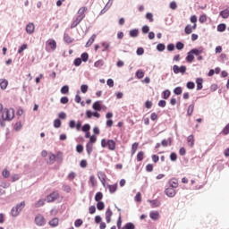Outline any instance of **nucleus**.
Returning <instances> with one entry per match:
<instances>
[{"instance_id":"47","label":"nucleus","mask_w":229,"mask_h":229,"mask_svg":"<svg viewBox=\"0 0 229 229\" xmlns=\"http://www.w3.org/2000/svg\"><path fill=\"white\" fill-rule=\"evenodd\" d=\"M54 126L55 128H60V126H62V121H60V119H55L54 121Z\"/></svg>"},{"instance_id":"44","label":"nucleus","mask_w":229,"mask_h":229,"mask_svg":"<svg viewBox=\"0 0 229 229\" xmlns=\"http://www.w3.org/2000/svg\"><path fill=\"white\" fill-rule=\"evenodd\" d=\"M124 229H135V225L131 222L127 223L124 226Z\"/></svg>"},{"instance_id":"25","label":"nucleus","mask_w":229,"mask_h":229,"mask_svg":"<svg viewBox=\"0 0 229 229\" xmlns=\"http://www.w3.org/2000/svg\"><path fill=\"white\" fill-rule=\"evenodd\" d=\"M130 37H131L132 38L139 37V29L130 30Z\"/></svg>"},{"instance_id":"31","label":"nucleus","mask_w":229,"mask_h":229,"mask_svg":"<svg viewBox=\"0 0 229 229\" xmlns=\"http://www.w3.org/2000/svg\"><path fill=\"white\" fill-rule=\"evenodd\" d=\"M89 182H90L92 187H96L98 185V181L96 180V176H94V175H91L89 177Z\"/></svg>"},{"instance_id":"3","label":"nucleus","mask_w":229,"mask_h":229,"mask_svg":"<svg viewBox=\"0 0 229 229\" xmlns=\"http://www.w3.org/2000/svg\"><path fill=\"white\" fill-rule=\"evenodd\" d=\"M101 146H102V148L107 147L110 151H115L116 143L114 140H106L103 139V140H101Z\"/></svg>"},{"instance_id":"6","label":"nucleus","mask_w":229,"mask_h":229,"mask_svg":"<svg viewBox=\"0 0 229 229\" xmlns=\"http://www.w3.org/2000/svg\"><path fill=\"white\" fill-rule=\"evenodd\" d=\"M46 49H47V51L48 49H51L52 51H55V49H56V41L55 39H48L46 42Z\"/></svg>"},{"instance_id":"23","label":"nucleus","mask_w":229,"mask_h":229,"mask_svg":"<svg viewBox=\"0 0 229 229\" xmlns=\"http://www.w3.org/2000/svg\"><path fill=\"white\" fill-rule=\"evenodd\" d=\"M196 83H197V90H201V89H203V79L198 78L196 80Z\"/></svg>"},{"instance_id":"11","label":"nucleus","mask_w":229,"mask_h":229,"mask_svg":"<svg viewBox=\"0 0 229 229\" xmlns=\"http://www.w3.org/2000/svg\"><path fill=\"white\" fill-rule=\"evenodd\" d=\"M93 110H96V112H101L103 110V106L101 105V101H96L93 103L92 106Z\"/></svg>"},{"instance_id":"41","label":"nucleus","mask_w":229,"mask_h":229,"mask_svg":"<svg viewBox=\"0 0 229 229\" xmlns=\"http://www.w3.org/2000/svg\"><path fill=\"white\" fill-rule=\"evenodd\" d=\"M137 160L138 162H142V160H144V152L140 151L138 153Z\"/></svg>"},{"instance_id":"39","label":"nucleus","mask_w":229,"mask_h":229,"mask_svg":"<svg viewBox=\"0 0 229 229\" xmlns=\"http://www.w3.org/2000/svg\"><path fill=\"white\" fill-rule=\"evenodd\" d=\"M93 146L90 143H88L86 146V151L88 155H90L92 153Z\"/></svg>"},{"instance_id":"14","label":"nucleus","mask_w":229,"mask_h":229,"mask_svg":"<svg viewBox=\"0 0 229 229\" xmlns=\"http://www.w3.org/2000/svg\"><path fill=\"white\" fill-rule=\"evenodd\" d=\"M112 216H114V213L112 212V209H110V208H108L106 211V223H110V221H112Z\"/></svg>"},{"instance_id":"64","label":"nucleus","mask_w":229,"mask_h":229,"mask_svg":"<svg viewBox=\"0 0 229 229\" xmlns=\"http://www.w3.org/2000/svg\"><path fill=\"white\" fill-rule=\"evenodd\" d=\"M89 214H96V206H90L89 208Z\"/></svg>"},{"instance_id":"5","label":"nucleus","mask_w":229,"mask_h":229,"mask_svg":"<svg viewBox=\"0 0 229 229\" xmlns=\"http://www.w3.org/2000/svg\"><path fill=\"white\" fill-rule=\"evenodd\" d=\"M58 198H60V194L58 193V191H54L47 196V203H53V201H56Z\"/></svg>"},{"instance_id":"8","label":"nucleus","mask_w":229,"mask_h":229,"mask_svg":"<svg viewBox=\"0 0 229 229\" xmlns=\"http://www.w3.org/2000/svg\"><path fill=\"white\" fill-rule=\"evenodd\" d=\"M35 223L38 226H44V225H46V218H44L42 215H38L35 217Z\"/></svg>"},{"instance_id":"45","label":"nucleus","mask_w":229,"mask_h":229,"mask_svg":"<svg viewBox=\"0 0 229 229\" xmlns=\"http://www.w3.org/2000/svg\"><path fill=\"white\" fill-rule=\"evenodd\" d=\"M2 176H4V178H10V171H8V169H4L2 172Z\"/></svg>"},{"instance_id":"59","label":"nucleus","mask_w":229,"mask_h":229,"mask_svg":"<svg viewBox=\"0 0 229 229\" xmlns=\"http://www.w3.org/2000/svg\"><path fill=\"white\" fill-rule=\"evenodd\" d=\"M25 49H28V45L26 44H23L18 50V53L21 54L22 53L23 51H25Z\"/></svg>"},{"instance_id":"20","label":"nucleus","mask_w":229,"mask_h":229,"mask_svg":"<svg viewBox=\"0 0 229 229\" xmlns=\"http://www.w3.org/2000/svg\"><path fill=\"white\" fill-rule=\"evenodd\" d=\"M59 223H60V220L56 217L49 221V225L50 226H52V228L58 226Z\"/></svg>"},{"instance_id":"28","label":"nucleus","mask_w":229,"mask_h":229,"mask_svg":"<svg viewBox=\"0 0 229 229\" xmlns=\"http://www.w3.org/2000/svg\"><path fill=\"white\" fill-rule=\"evenodd\" d=\"M103 199V193L101 191H98L95 195V201L99 202Z\"/></svg>"},{"instance_id":"37","label":"nucleus","mask_w":229,"mask_h":229,"mask_svg":"<svg viewBox=\"0 0 229 229\" xmlns=\"http://www.w3.org/2000/svg\"><path fill=\"white\" fill-rule=\"evenodd\" d=\"M226 25L225 23H221L217 26V31L223 32L225 31Z\"/></svg>"},{"instance_id":"15","label":"nucleus","mask_w":229,"mask_h":229,"mask_svg":"<svg viewBox=\"0 0 229 229\" xmlns=\"http://www.w3.org/2000/svg\"><path fill=\"white\" fill-rule=\"evenodd\" d=\"M98 177L101 183L105 186V183H106V174H105L103 172H98Z\"/></svg>"},{"instance_id":"36","label":"nucleus","mask_w":229,"mask_h":229,"mask_svg":"<svg viewBox=\"0 0 229 229\" xmlns=\"http://www.w3.org/2000/svg\"><path fill=\"white\" fill-rule=\"evenodd\" d=\"M103 65H105V62H103V60L96 61L94 64V66L98 68L103 67Z\"/></svg>"},{"instance_id":"19","label":"nucleus","mask_w":229,"mask_h":229,"mask_svg":"<svg viewBox=\"0 0 229 229\" xmlns=\"http://www.w3.org/2000/svg\"><path fill=\"white\" fill-rule=\"evenodd\" d=\"M8 87V81L5 79L0 80V88L2 90H6V88Z\"/></svg>"},{"instance_id":"13","label":"nucleus","mask_w":229,"mask_h":229,"mask_svg":"<svg viewBox=\"0 0 229 229\" xmlns=\"http://www.w3.org/2000/svg\"><path fill=\"white\" fill-rule=\"evenodd\" d=\"M149 216L153 221H158L160 219V213L158 211H151Z\"/></svg>"},{"instance_id":"40","label":"nucleus","mask_w":229,"mask_h":229,"mask_svg":"<svg viewBox=\"0 0 229 229\" xmlns=\"http://www.w3.org/2000/svg\"><path fill=\"white\" fill-rule=\"evenodd\" d=\"M169 96H171V91L166 89L163 92V99H169Z\"/></svg>"},{"instance_id":"54","label":"nucleus","mask_w":229,"mask_h":229,"mask_svg":"<svg viewBox=\"0 0 229 229\" xmlns=\"http://www.w3.org/2000/svg\"><path fill=\"white\" fill-rule=\"evenodd\" d=\"M175 47H176V49H178L179 51H182V49H183V47H184V45H183V43H182V42H177Z\"/></svg>"},{"instance_id":"52","label":"nucleus","mask_w":229,"mask_h":229,"mask_svg":"<svg viewBox=\"0 0 229 229\" xmlns=\"http://www.w3.org/2000/svg\"><path fill=\"white\" fill-rule=\"evenodd\" d=\"M82 131H85V132L90 131V124H89V123L84 124L82 126Z\"/></svg>"},{"instance_id":"62","label":"nucleus","mask_w":229,"mask_h":229,"mask_svg":"<svg viewBox=\"0 0 229 229\" xmlns=\"http://www.w3.org/2000/svg\"><path fill=\"white\" fill-rule=\"evenodd\" d=\"M76 178V173L72 172L68 174V180H74Z\"/></svg>"},{"instance_id":"29","label":"nucleus","mask_w":229,"mask_h":229,"mask_svg":"<svg viewBox=\"0 0 229 229\" xmlns=\"http://www.w3.org/2000/svg\"><path fill=\"white\" fill-rule=\"evenodd\" d=\"M64 40L66 44H72V38L69 34H64Z\"/></svg>"},{"instance_id":"63","label":"nucleus","mask_w":229,"mask_h":229,"mask_svg":"<svg viewBox=\"0 0 229 229\" xmlns=\"http://www.w3.org/2000/svg\"><path fill=\"white\" fill-rule=\"evenodd\" d=\"M76 151L77 153H83V145H77Z\"/></svg>"},{"instance_id":"24","label":"nucleus","mask_w":229,"mask_h":229,"mask_svg":"<svg viewBox=\"0 0 229 229\" xmlns=\"http://www.w3.org/2000/svg\"><path fill=\"white\" fill-rule=\"evenodd\" d=\"M107 189L109 190L111 194H114V192H115L117 191V183L112 184V185L111 184L107 185Z\"/></svg>"},{"instance_id":"51","label":"nucleus","mask_w":229,"mask_h":229,"mask_svg":"<svg viewBox=\"0 0 229 229\" xmlns=\"http://www.w3.org/2000/svg\"><path fill=\"white\" fill-rule=\"evenodd\" d=\"M22 128V123L21 122H17L14 125V130L16 131H19V130H21Z\"/></svg>"},{"instance_id":"55","label":"nucleus","mask_w":229,"mask_h":229,"mask_svg":"<svg viewBox=\"0 0 229 229\" xmlns=\"http://www.w3.org/2000/svg\"><path fill=\"white\" fill-rule=\"evenodd\" d=\"M135 201H138L140 203L142 201V195H140V192H138L135 196Z\"/></svg>"},{"instance_id":"61","label":"nucleus","mask_w":229,"mask_h":229,"mask_svg":"<svg viewBox=\"0 0 229 229\" xmlns=\"http://www.w3.org/2000/svg\"><path fill=\"white\" fill-rule=\"evenodd\" d=\"M81 59H82V62H87L89 60V54L83 53L81 55Z\"/></svg>"},{"instance_id":"18","label":"nucleus","mask_w":229,"mask_h":229,"mask_svg":"<svg viewBox=\"0 0 229 229\" xmlns=\"http://www.w3.org/2000/svg\"><path fill=\"white\" fill-rule=\"evenodd\" d=\"M169 185L173 189H176L178 187V179L173 178L169 181Z\"/></svg>"},{"instance_id":"32","label":"nucleus","mask_w":229,"mask_h":229,"mask_svg":"<svg viewBox=\"0 0 229 229\" xmlns=\"http://www.w3.org/2000/svg\"><path fill=\"white\" fill-rule=\"evenodd\" d=\"M136 77L139 79V80H142V78H144V72L142 70H138L136 72Z\"/></svg>"},{"instance_id":"48","label":"nucleus","mask_w":229,"mask_h":229,"mask_svg":"<svg viewBox=\"0 0 229 229\" xmlns=\"http://www.w3.org/2000/svg\"><path fill=\"white\" fill-rule=\"evenodd\" d=\"M62 94H69V86L65 85L61 89Z\"/></svg>"},{"instance_id":"53","label":"nucleus","mask_w":229,"mask_h":229,"mask_svg":"<svg viewBox=\"0 0 229 229\" xmlns=\"http://www.w3.org/2000/svg\"><path fill=\"white\" fill-rule=\"evenodd\" d=\"M76 228H80V226H81V225H83V220L81 219H77L74 223Z\"/></svg>"},{"instance_id":"30","label":"nucleus","mask_w":229,"mask_h":229,"mask_svg":"<svg viewBox=\"0 0 229 229\" xmlns=\"http://www.w3.org/2000/svg\"><path fill=\"white\" fill-rule=\"evenodd\" d=\"M137 149H139V143L135 142L131 146V155H135V153H137Z\"/></svg>"},{"instance_id":"12","label":"nucleus","mask_w":229,"mask_h":229,"mask_svg":"<svg viewBox=\"0 0 229 229\" xmlns=\"http://www.w3.org/2000/svg\"><path fill=\"white\" fill-rule=\"evenodd\" d=\"M26 31L29 35H32V33H35V24L33 23H29L27 26H26Z\"/></svg>"},{"instance_id":"21","label":"nucleus","mask_w":229,"mask_h":229,"mask_svg":"<svg viewBox=\"0 0 229 229\" xmlns=\"http://www.w3.org/2000/svg\"><path fill=\"white\" fill-rule=\"evenodd\" d=\"M96 34H93L89 39L88 40V42L86 43V47H90V46H92V44H94V41L96 40Z\"/></svg>"},{"instance_id":"56","label":"nucleus","mask_w":229,"mask_h":229,"mask_svg":"<svg viewBox=\"0 0 229 229\" xmlns=\"http://www.w3.org/2000/svg\"><path fill=\"white\" fill-rule=\"evenodd\" d=\"M146 19H148V21H149V22H153V13H148L146 14Z\"/></svg>"},{"instance_id":"58","label":"nucleus","mask_w":229,"mask_h":229,"mask_svg":"<svg viewBox=\"0 0 229 229\" xmlns=\"http://www.w3.org/2000/svg\"><path fill=\"white\" fill-rule=\"evenodd\" d=\"M60 101L63 105H67V103H69V98L67 97H63Z\"/></svg>"},{"instance_id":"49","label":"nucleus","mask_w":229,"mask_h":229,"mask_svg":"<svg viewBox=\"0 0 229 229\" xmlns=\"http://www.w3.org/2000/svg\"><path fill=\"white\" fill-rule=\"evenodd\" d=\"M206 21H207V14H202L199 16V21L200 22V24L205 23Z\"/></svg>"},{"instance_id":"4","label":"nucleus","mask_w":229,"mask_h":229,"mask_svg":"<svg viewBox=\"0 0 229 229\" xmlns=\"http://www.w3.org/2000/svg\"><path fill=\"white\" fill-rule=\"evenodd\" d=\"M85 12H87V7H81L77 13V17L74 20L75 21H77L79 24L80 22H81V21L83 20V18L85 17Z\"/></svg>"},{"instance_id":"46","label":"nucleus","mask_w":229,"mask_h":229,"mask_svg":"<svg viewBox=\"0 0 229 229\" xmlns=\"http://www.w3.org/2000/svg\"><path fill=\"white\" fill-rule=\"evenodd\" d=\"M174 92L176 96H180L183 90L182 89V87H177L174 89Z\"/></svg>"},{"instance_id":"7","label":"nucleus","mask_w":229,"mask_h":229,"mask_svg":"<svg viewBox=\"0 0 229 229\" xmlns=\"http://www.w3.org/2000/svg\"><path fill=\"white\" fill-rule=\"evenodd\" d=\"M173 71H174V74H180V72H181V74H185V72L187 71V67H185L183 65L179 67L178 65L175 64L173 67Z\"/></svg>"},{"instance_id":"9","label":"nucleus","mask_w":229,"mask_h":229,"mask_svg":"<svg viewBox=\"0 0 229 229\" xmlns=\"http://www.w3.org/2000/svg\"><path fill=\"white\" fill-rule=\"evenodd\" d=\"M165 194H166V196H168V198H174V196H176V191L174 190V188H166L165 190Z\"/></svg>"},{"instance_id":"34","label":"nucleus","mask_w":229,"mask_h":229,"mask_svg":"<svg viewBox=\"0 0 229 229\" xmlns=\"http://www.w3.org/2000/svg\"><path fill=\"white\" fill-rule=\"evenodd\" d=\"M55 160H57L58 162H63L64 154H62V152H57V154L55 156Z\"/></svg>"},{"instance_id":"1","label":"nucleus","mask_w":229,"mask_h":229,"mask_svg":"<svg viewBox=\"0 0 229 229\" xmlns=\"http://www.w3.org/2000/svg\"><path fill=\"white\" fill-rule=\"evenodd\" d=\"M13 117H15V110L13 108H5L2 112V119L3 121H13Z\"/></svg>"},{"instance_id":"35","label":"nucleus","mask_w":229,"mask_h":229,"mask_svg":"<svg viewBox=\"0 0 229 229\" xmlns=\"http://www.w3.org/2000/svg\"><path fill=\"white\" fill-rule=\"evenodd\" d=\"M98 210H105V202L99 201L97 204Z\"/></svg>"},{"instance_id":"43","label":"nucleus","mask_w":229,"mask_h":229,"mask_svg":"<svg viewBox=\"0 0 229 229\" xmlns=\"http://www.w3.org/2000/svg\"><path fill=\"white\" fill-rule=\"evenodd\" d=\"M81 90L82 94H87V92L89 90V86L87 84L81 85Z\"/></svg>"},{"instance_id":"38","label":"nucleus","mask_w":229,"mask_h":229,"mask_svg":"<svg viewBox=\"0 0 229 229\" xmlns=\"http://www.w3.org/2000/svg\"><path fill=\"white\" fill-rule=\"evenodd\" d=\"M193 112H194V105H190L188 106L187 114L192 115Z\"/></svg>"},{"instance_id":"22","label":"nucleus","mask_w":229,"mask_h":229,"mask_svg":"<svg viewBox=\"0 0 229 229\" xmlns=\"http://www.w3.org/2000/svg\"><path fill=\"white\" fill-rule=\"evenodd\" d=\"M186 61L189 64H192V62H194V54L191 51L188 52V55L186 56Z\"/></svg>"},{"instance_id":"26","label":"nucleus","mask_w":229,"mask_h":229,"mask_svg":"<svg viewBox=\"0 0 229 229\" xmlns=\"http://www.w3.org/2000/svg\"><path fill=\"white\" fill-rule=\"evenodd\" d=\"M220 17H222L223 19H228V17H229V10L225 9V10L220 12Z\"/></svg>"},{"instance_id":"27","label":"nucleus","mask_w":229,"mask_h":229,"mask_svg":"<svg viewBox=\"0 0 229 229\" xmlns=\"http://www.w3.org/2000/svg\"><path fill=\"white\" fill-rule=\"evenodd\" d=\"M101 46L103 47V52L105 51H108V49H110V43L106 42V41H104L101 43Z\"/></svg>"},{"instance_id":"60","label":"nucleus","mask_w":229,"mask_h":229,"mask_svg":"<svg viewBox=\"0 0 229 229\" xmlns=\"http://www.w3.org/2000/svg\"><path fill=\"white\" fill-rule=\"evenodd\" d=\"M88 165L89 164L87 163V160H85V159H82L80 163L81 167H82L83 169H85V167H87Z\"/></svg>"},{"instance_id":"33","label":"nucleus","mask_w":229,"mask_h":229,"mask_svg":"<svg viewBox=\"0 0 229 229\" xmlns=\"http://www.w3.org/2000/svg\"><path fill=\"white\" fill-rule=\"evenodd\" d=\"M150 204L152 208H157V207H160V201L158 200H150Z\"/></svg>"},{"instance_id":"50","label":"nucleus","mask_w":229,"mask_h":229,"mask_svg":"<svg viewBox=\"0 0 229 229\" xmlns=\"http://www.w3.org/2000/svg\"><path fill=\"white\" fill-rule=\"evenodd\" d=\"M157 51L162 52V51H164V50L165 49V45H164V44H162V43H159V44H157Z\"/></svg>"},{"instance_id":"57","label":"nucleus","mask_w":229,"mask_h":229,"mask_svg":"<svg viewBox=\"0 0 229 229\" xmlns=\"http://www.w3.org/2000/svg\"><path fill=\"white\" fill-rule=\"evenodd\" d=\"M49 160L51 164H55V161L56 160V156H55V154H49Z\"/></svg>"},{"instance_id":"2","label":"nucleus","mask_w":229,"mask_h":229,"mask_svg":"<svg viewBox=\"0 0 229 229\" xmlns=\"http://www.w3.org/2000/svg\"><path fill=\"white\" fill-rule=\"evenodd\" d=\"M24 207H26V202L22 201L20 204H17L15 207H13L11 210V215L13 217H17L21 212L24 209Z\"/></svg>"},{"instance_id":"10","label":"nucleus","mask_w":229,"mask_h":229,"mask_svg":"<svg viewBox=\"0 0 229 229\" xmlns=\"http://www.w3.org/2000/svg\"><path fill=\"white\" fill-rule=\"evenodd\" d=\"M196 28H198V25L196 23L193 24V26L187 25L184 29V32L186 33V35H191V33H192V31H194Z\"/></svg>"},{"instance_id":"16","label":"nucleus","mask_w":229,"mask_h":229,"mask_svg":"<svg viewBox=\"0 0 229 229\" xmlns=\"http://www.w3.org/2000/svg\"><path fill=\"white\" fill-rule=\"evenodd\" d=\"M203 51H204V48L202 47L199 48H193L191 50V52L193 54V55H195V56H199V55H201Z\"/></svg>"},{"instance_id":"42","label":"nucleus","mask_w":229,"mask_h":229,"mask_svg":"<svg viewBox=\"0 0 229 229\" xmlns=\"http://www.w3.org/2000/svg\"><path fill=\"white\" fill-rule=\"evenodd\" d=\"M44 205H45V200L39 199L36 204H34V207L36 208H38V207H44Z\"/></svg>"},{"instance_id":"17","label":"nucleus","mask_w":229,"mask_h":229,"mask_svg":"<svg viewBox=\"0 0 229 229\" xmlns=\"http://www.w3.org/2000/svg\"><path fill=\"white\" fill-rule=\"evenodd\" d=\"M194 142H195L194 135H190V136H188V138H187V143H188V146H189L190 148H194Z\"/></svg>"}]
</instances>
